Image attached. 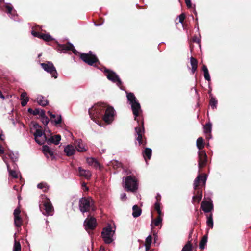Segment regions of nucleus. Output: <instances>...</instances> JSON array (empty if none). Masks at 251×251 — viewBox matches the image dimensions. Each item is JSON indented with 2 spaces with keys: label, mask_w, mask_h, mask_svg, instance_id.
Segmentation results:
<instances>
[{
  "label": "nucleus",
  "mask_w": 251,
  "mask_h": 251,
  "mask_svg": "<svg viewBox=\"0 0 251 251\" xmlns=\"http://www.w3.org/2000/svg\"><path fill=\"white\" fill-rule=\"evenodd\" d=\"M206 176L205 174L199 175L194 182L193 203H199L202 196V187L205 185Z\"/></svg>",
  "instance_id": "obj_1"
},
{
  "label": "nucleus",
  "mask_w": 251,
  "mask_h": 251,
  "mask_svg": "<svg viewBox=\"0 0 251 251\" xmlns=\"http://www.w3.org/2000/svg\"><path fill=\"white\" fill-rule=\"evenodd\" d=\"M107 105L103 103H98L89 109L88 112L92 120L100 125V121Z\"/></svg>",
  "instance_id": "obj_2"
},
{
  "label": "nucleus",
  "mask_w": 251,
  "mask_h": 251,
  "mask_svg": "<svg viewBox=\"0 0 251 251\" xmlns=\"http://www.w3.org/2000/svg\"><path fill=\"white\" fill-rule=\"evenodd\" d=\"M141 123H138V126L135 128L136 133V140L138 142L140 146L144 147L147 144V139L145 136V128L144 126V121L141 120Z\"/></svg>",
  "instance_id": "obj_3"
},
{
  "label": "nucleus",
  "mask_w": 251,
  "mask_h": 251,
  "mask_svg": "<svg viewBox=\"0 0 251 251\" xmlns=\"http://www.w3.org/2000/svg\"><path fill=\"white\" fill-rule=\"evenodd\" d=\"M125 189L127 191L136 192L138 189V180L134 176H128L125 179Z\"/></svg>",
  "instance_id": "obj_4"
},
{
  "label": "nucleus",
  "mask_w": 251,
  "mask_h": 251,
  "mask_svg": "<svg viewBox=\"0 0 251 251\" xmlns=\"http://www.w3.org/2000/svg\"><path fill=\"white\" fill-rule=\"evenodd\" d=\"M79 57L83 62L90 66L97 67L96 63L100 64L99 59L95 54H93L92 51H89L88 53H80Z\"/></svg>",
  "instance_id": "obj_5"
},
{
  "label": "nucleus",
  "mask_w": 251,
  "mask_h": 251,
  "mask_svg": "<svg viewBox=\"0 0 251 251\" xmlns=\"http://www.w3.org/2000/svg\"><path fill=\"white\" fill-rule=\"evenodd\" d=\"M101 70L104 72L107 79L114 83H116L118 86L122 85V81L118 75L115 72L112 70L107 69L105 67H102Z\"/></svg>",
  "instance_id": "obj_6"
},
{
  "label": "nucleus",
  "mask_w": 251,
  "mask_h": 251,
  "mask_svg": "<svg viewBox=\"0 0 251 251\" xmlns=\"http://www.w3.org/2000/svg\"><path fill=\"white\" fill-rule=\"evenodd\" d=\"M114 112L115 110L113 107L107 106L101 119L107 124H110L114 120Z\"/></svg>",
  "instance_id": "obj_7"
},
{
  "label": "nucleus",
  "mask_w": 251,
  "mask_h": 251,
  "mask_svg": "<svg viewBox=\"0 0 251 251\" xmlns=\"http://www.w3.org/2000/svg\"><path fill=\"white\" fill-rule=\"evenodd\" d=\"M41 29L39 25L36 26L34 28H32L31 34L36 37L42 39L46 42H50L54 40V39L50 35L49 33L44 34L39 32L38 30Z\"/></svg>",
  "instance_id": "obj_8"
},
{
  "label": "nucleus",
  "mask_w": 251,
  "mask_h": 251,
  "mask_svg": "<svg viewBox=\"0 0 251 251\" xmlns=\"http://www.w3.org/2000/svg\"><path fill=\"white\" fill-rule=\"evenodd\" d=\"M42 68L47 72L50 73L51 76L54 78H57L58 73L53 64L50 61H47L45 63L40 64Z\"/></svg>",
  "instance_id": "obj_9"
},
{
  "label": "nucleus",
  "mask_w": 251,
  "mask_h": 251,
  "mask_svg": "<svg viewBox=\"0 0 251 251\" xmlns=\"http://www.w3.org/2000/svg\"><path fill=\"white\" fill-rule=\"evenodd\" d=\"M56 43L57 44L56 49L58 51L61 52H65L67 51H71L75 55H77L78 54V52L75 50L74 45L72 43L68 42L66 44H60L56 41Z\"/></svg>",
  "instance_id": "obj_10"
},
{
  "label": "nucleus",
  "mask_w": 251,
  "mask_h": 251,
  "mask_svg": "<svg viewBox=\"0 0 251 251\" xmlns=\"http://www.w3.org/2000/svg\"><path fill=\"white\" fill-rule=\"evenodd\" d=\"M114 233V231L112 230L110 226L103 229L101 232V237L106 244H110L112 242V236Z\"/></svg>",
  "instance_id": "obj_11"
},
{
  "label": "nucleus",
  "mask_w": 251,
  "mask_h": 251,
  "mask_svg": "<svg viewBox=\"0 0 251 251\" xmlns=\"http://www.w3.org/2000/svg\"><path fill=\"white\" fill-rule=\"evenodd\" d=\"M207 157L204 151H199V169L204 167L207 163Z\"/></svg>",
  "instance_id": "obj_12"
},
{
  "label": "nucleus",
  "mask_w": 251,
  "mask_h": 251,
  "mask_svg": "<svg viewBox=\"0 0 251 251\" xmlns=\"http://www.w3.org/2000/svg\"><path fill=\"white\" fill-rule=\"evenodd\" d=\"M84 225L86 230H94L97 226L96 219L94 217L87 218L84 221Z\"/></svg>",
  "instance_id": "obj_13"
},
{
  "label": "nucleus",
  "mask_w": 251,
  "mask_h": 251,
  "mask_svg": "<svg viewBox=\"0 0 251 251\" xmlns=\"http://www.w3.org/2000/svg\"><path fill=\"white\" fill-rule=\"evenodd\" d=\"M40 211L46 216L52 215L54 208L52 205H39Z\"/></svg>",
  "instance_id": "obj_14"
},
{
  "label": "nucleus",
  "mask_w": 251,
  "mask_h": 251,
  "mask_svg": "<svg viewBox=\"0 0 251 251\" xmlns=\"http://www.w3.org/2000/svg\"><path fill=\"white\" fill-rule=\"evenodd\" d=\"M131 106L133 114L135 116V120H136L138 123L140 122V118H137V117L140 115V112L141 111L140 103L139 102H137L131 105Z\"/></svg>",
  "instance_id": "obj_15"
},
{
  "label": "nucleus",
  "mask_w": 251,
  "mask_h": 251,
  "mask_svg": "<svg viewBox=\"0 0 251 251\" xmlns=\"http://www.w3.org/2000/svg\"><path fill=\"white\" fill-rule=\"evenodd\" d=\"M48 113L50 117L51 122L54 123L55 125H58L62 122V117L60 115L57 116V119H56V115L53 114L50 111H48Z\"/></svg>",
  "instance_id": "obj_16"
},
{
  "label": "nucleus",
  "mask_w": 251,
  "mask_h": 251,
  "mask_svg": "<svg viewBox=\"0 0 251 251\" xmlns=\"http://www.w3.org/2000/svg\"><path fill=\"white\" fill-rule=\"evenodd\" d=\"M64 151L68 156L74 155L75 152V149L74 147L71 145H68L65 147Z\"/></svg>",
  "instance_id": "obj_17"
},
{
  "label": "nucleus",
  "mask_w": 251,
  "mask_h": 251,
  "mask_svg": "<svg viewBox=\"0 0 251 251\" xmlns=\"http://www.w3.org/2000/svg\"><path fill=\"white\" fill-rule=\"evenodd\" d=\"M78 171L80 176H84L89 179L91 176V173L89 170L83 169L82 167H79Z\"/></svg>",
  "instance_id": "obj_18"
},
{
  "label": "nucleus",
  "mask_w": 251,
  "mask_h": 251,
  "mask_svg": "<svg viewBox=\"0 0 251 251\" xmlns=\"http://www.w3.org/2000/svg\"><path fill=\"white\" fill-rule=\"evenodd\" d=\"M43 135V133L42 132V130L40 129H37L36 132L34 134L35 141L39 145H42L44 143V141L43 140H41L38 138L39 137H41Z\"/></svg>",
  "instance_id": "obj_19"
},
{
  "label": "nucleus",
  "mask_w": 251,
  "mask_h": 251,
  "mask_svg": "<svg viewBox=\"0 0 251 251\" xmlns=\"http://www.w3.org/2000/svg\"><path fill=\"white\" fill-rule=\"evenodd\" d=\"M80 210L82 212H89L91 210L94 211L96 207L95 205H79Z\"/></svg>",
  "instance_id": "obj_20"
},
{
  "label": "nucleus",
  "mask_w": 251,
  "mask_h": 251,
  "mask_svg": "<svg viewBox=\"0 0 251 251\" xmlns=\"http://www.w3.org/2000/svg\"><path fill=\"white\" fill-rule=\"evenodd\" d=\"M132 216L134 218H137L140 216L142 213L141 208L138 205H134L132 207Z\"/></svg>",
  "instance_id": "obj_21"
},
{
  "label": "nucleus",
  "mask_w": 251,
  "mask_h": 251,
  "mask_svg": "<svg viewBox=\"0 0 251 251\" xmlns=\"http://www.w3.org/2000/svg\"><path fill=\"white\" fill-rule=\"evenodd\" d=\"M20 99L22 100L21 104L22 106H25L29 101V98L27 97V93L23 92L20 95Z\"/></svg>",
  "instance_id": "obj_22"
},
{
  "label": "nucleus",
  "mask_w": 251,
  "mask_h": 251,
  "mask_svg": "<svg viewBox=\"0 0 251 251\" xmlns=\"http://www.w3.org/2000/svg\"><path fill=\"white\" fill-rule=\"evenodd\" d=\"M75 148L79 152H84L87 151L81 139H79L75 143Z\"/></svg>",
  "instance_id": "obj_23"
},
{
  "label": "nucleus",
  "mask_w": 251,
  "mask_h": 251,
  "mask_svg": "<svg viewBox=\"0 0 251 251\" xmlns=\"http://www.w3.org/2000/svg\"><path fill=\"white\" fill-rule=\"evenodd\" d=\"M190 63L192 66L191 71L194 74L197 71L198 61L197 59L192 56L190 58Z\"/></svg>",
  "instance_id": "obj_24"
},
{
  "label": "nucleus",
  "mask_w": 251,
  "mask_h": 251,
  "mask_svg": "<svg viewBox=\"0 0 251 251\" xmlns=\"http://www.w3.org/2000/svg\"><path fill=\"white\" fill-rule=\"evenodd\" d=\"M152 154V150L149 148H146L143 151V157L146 162L147 160H150Z\"/></svg>",
  "instance_id": "obj_25"
},
{
  "label": "nucleus",
  "mask_w": 251,
  "mask_h": 251,
  "mask_svg": "<svg viewBox=\"0 0 251 251\" xmlns=\"http://www.w3.org/2000/svg\"><path fill=\"white\" fill-rule=\"evenodd\" d=\"M201 208L206 214L212 213L213 205H201Z\"/></svg>",
  "instance_id": "obj_26"
},
{
  "label": "nucleus",
  "mask_w": 251,
  "mask_h": 251,
  "mask_svg": "<svg viewBox=\"0 0 251 251\" xmlns=\"http://www.w3.org/2000/svg\"><path fill=\"white\" fill-rule=\"evenodd\" d=\"M126 97L128 99V100L130 102V104L132 105L133 103H135L138 101L136 97L133 93L129 92L126 93Z\"/></svg>",
  "instance_id": "obj_27"
},
{
  "label": "nucleus",
  "mask_w": 251,
  "mask_h": 251,
  "mask_svg": "<svg viewBox=\"0 0 251 251\" xmlns=\"http://www.w3.org/2000/svg\"><path fill=\"white\" fill-rule=\"evenodd\" d=\"M79 204H94V201L93 199L90 197L82 198L79 200Z\"/></svg>",
  "instance_id": "obj_28"
},
{
  "label": "nucleus",
  "mask_w": 251,
  "mask_h": 251,
  "mask_svg": "<svg viewBox=\"0 0 251 251\" xmlns=\"http://www.w3.org/2000/svg\"><path fill=\"white\" fill-rule=\"evenodd\" d=\"M37 101L40 105L42 106H45L49 103L48 100L42 96H39L37 97Z\"/></svg>",
  "instance_id": "obj_29"
},
{
  "label": "nucleus",
  "mask_w": 251,
  "mask_h": 251,
  "mask_svg": "<svg viewBox=\"0 0 251 251\" xmlns=\"http://www.w3.org/2000/svg\"><path fill=\"white\" fill-rule=\"evenodd\" d=\"M153 212L156 213L157 214V216L158 217L162 218L164 214L161 211V208L160 207V205H154L153 207Z\"/></svg>",
  "instance_id": "obj_30"
},
{
  "label": "nucleus",
  "mask_w": 251,
  "mask_h": 251,
  "mask_svg": "<svg viewBox=\"0 0 251 251\" xmlns=\"http://www.w3.org/2000/svg\"><path fill=\"white\" fill-rule=\"evenodd\" d=\"M204 141L202 137H199L197 140V147L200 151H202V149L204 147Z\"/></svg>",
  "instance_id": "obj_31"
},
{
  "label": "nucleus",
  "mask_w": 251,
  "mask_h": 251,
  "mask_svg": "<svg viewBox=\"0 0 251 251\" xmlns=\"http://www.w3.org/2000/svg\"><path fill=\"white\" fill-rule=\"evenodd\" d=\"M43 151L46 155H47L48 153L50 155L51 157H54L53 152L48 146L44 145L43 146Z\"/></svg>",
  "instance_id": "obj_32"
},
{
  "label": "nucleus",
  "mask_w": 251,
  "mask_h": 251,
  "mask_svg": "<svg viewBox=\"0 0 251 251\" xmlns=\"http://www.w3.org/2000/svg\"><path fill=\"white\" fill-rule=\"evenodd\" d=\"M207 220L206 224L210 228H213V221L212 218V213H209V214L206 215Z\"/></svg>",
  "instance_id": "obj_33"
},
{
  "label": "nucleus",
  "mask_w": 251,
  "mask_h": 251,
  "mask_svg": "<svg viewBox=\"0 0 251 251\" xmlns=\"http://www.w3.org/2000/svg\"><path fill=\"white\" fill-rule=\"evenodd\" d=\"M185 18L186 16L185 14L182 13L179 16L178 19L176 18L175 21L176 24H178L179 23H181L184 29L185 28L184 25V22Z\"/></svg>",
  "instance_id": "obj_34"
},
{
  "label": "nucleus",
  "mask_w": 251,
  "mask_h": 251,
  "mask_svg": "<svg viewBox=\"0 0 251 251\" xmlns=\"http://www.w3.org/2000/svg\"><path fill=\"white\" fill-rule=\"evenodd\" d=\"M204 131L205 133L208 134L210 136H211V132L212 128V124L210 122L206 124L204 126Z\"/></svg>",
  "instance_id": "obj_35"
},
{
  "label": "nucleus",
  "mask_w": 251,
  "mask_h": 251,
  "mask_svg": "<svg viewBox=\"0 0 251 251\" xmlns=\"http://www.w3.org/2000/svg\"><path fill=\"white\" fill-rule=\"evenodd\" d=\"M202 70L204 72V77L205 80L207 81L210 80V76L209 74L208 70L207 67L203 65L202 67Z\"/></svg>",
  "instance_id": "obj_36"
},
{
  "label": "nucleus",
  "mask_w": 251,
  "mask_h": 251,
  "mask_svg": "<svg viewBox=\"0 0 251 251\" xmlns=\"http://www.w3.org/2000/svg\"><path fill=\"white\" fill-rule=\"evenodd\" d=\"M152 242V237L151 235H149L145 241V248L146 250H150L151 248V245Z\"/></svg>",
  "instance_id": "obj_37"
},
{
  "label": "nucleus",
  "mask_w": 251,
  "mask_h": 251,
  "mask_svg": "<svg viewBox=\"0 0 251 251\" xmlns=\"http://www.w3.org/2000/svg\"><path fill=\"white\" fill-rule=\"evenodd\" d=\"M162 221V218L157 217L155 219H152L151 226L153 224L154 226H157L161 224Z\"/></svg>",
  "instance_id": "obj_38"
},
{
  "label": "nucleus",
  "mask_w": 251,
  "mask_h": 251,
  "mask_svg": "<svg viewBox=\"0 0 251 251\" xmlns=\"http://www.w3.org/2000/svg\"><path fill=\"white\" fill-rule=\"evenodd\" d=\"M111 166L115 169H117L118 168H122V164L117 161V160H113L111 162Z\"/></svg>",
  "instance_id": "obj_39"
},
{
  "label": "nucleus",
  "mask_w": 251,
  "mask_h": 251,
  "mask_svg": "<svg viewBox=\"0 0 251 251\" xmlns=\"http://www.w3.org/2000/svg\"><path fill=\"white\" fill-rule=\"evenodd\" d=\"M218 103V101L216 100V99L213 97H211L209 100V105L211 106L212 109L216 108L217 105Z\"/></svg>",
  "instance_id": "obj_40"
},
{
  "label": "nucleus",
  "mask_w": 251,
  "mask_h": 251,
  "mask_svg": "<svg viewBox=\"0 0 251 251\" xmlns=\"http://www.w3.org/2000/svg\"><path fill=\"white\" fill-rule=\"evenodd\" d=\"M37 187L39 189H43L44 192H47L49 187L46 183L41 182L38 184Z\"/></svg>",
  "instance_id": "obj_41"
},
{
  "label": "nucleus",
  "mask_w": 251,
  "mask_h": 251,
  "mask_svg": "<svg viewBox=\"0 0 251 251\" xmlns=\"http://www.w3.org/2000/svg\"><path fill=\"white\" fill-rule=\"evenodd\" d=\"M42 204H51L50 200L45 195H41Z\"/></svg>",
  "instance_id": "obj_42"
},
{
  "label": "nucleus",
  "mask_w": 251,
  "mask_h": 251,
  "mask_svg": "<svg viewBox=\"0 0 251 251\" xmlns=\"http://www.w3.org/2000/svg\"><path fill=\"white\" fill-rule=\"evenodd\" d=\"M207 241V238L206 236H204L202 237L200 243V248L201 249H203L204 248V246L206 244Z\"/></svg>",
  "instance_id": "obj_43"
},
{
  "label": "nucleus",
  "mask_w": 251,
  "mask_h": 251,
  "mask_svg": "<svg viewBox=\"0 0 251 251\" xmlns=\"http://www.w3.org/2000/svg\"><path fill=\"white\" fill-rule=\"evenodd\" d=\"M21 246L20 242L15 240L13 251H21Z\"/></svg>",
  "instance_id": "obj_44"
},
{
  "label": "nucleus",
  "mask_w": 251,
  "mask_h": 251,
  "mask_svg": "<svg viewBox=\"0 0 251 251\" xmlns=\"http://www.w3.org/2000/svg\"><path fill=\"white\" fill-rule=\"evenodd\" d=\"M44 137L47 142L48 144L50 145L51 143L54 144V136H51L50 138H48L45 134H44Z\"/></svg>",
  "instance_id": "obj_45"
},
{
  "label": "nucleus",
  "mask_w": 251,
  "mask_h": 251,
  "mask_svg": "<svg viewBox=\"0 0 251 251\" xmlns=\"http://www.w3.org/2000/svg\"><path fill=\"white\" fill-rule=\"evenodd\" d=\"M54 137V144L58 145L61 140V136L59 134L56 135Z\"/></svg>",
  "instance_id": "obj_46"
},
{
  "label": "nucleus",
  "mask_w": 251,
  "mask_h": 251,
  "mask_svg": "<svg viewBox=\"0 0 251 251\" xmlns=\"http://www.w3.org/2000/svg\"><path fill=\"white\" fill-rule=\"evenodd\" d=\"M49 119L47 116L41 118V121L43 123V124L45 126L47 125V124L49 122Z\"/></svg>",
  "instance_id": "obj_47"
},
{
  "label": "nucleus",
  "mask_w": 251,
  "mask_h": 251,
  "mask_svg": "<svg viewBox=\"0 0 251 251\" xmlns=\"http://www.w3.org/2000/svg\"><path fill=\"white\" fill-rule=\"evenodd\" d=\"M14 224L16 227H20L22 224V219L15 220Z\"/></svg>",
  "instance_id": "obj_48"
},
{
  "label": "nucleus",
  "mask_w": 251,
  "mask_h": 251,
  "mask_svg": "<svg viewBox=\"0 0 251 251\" xmlns=\"http://www.w3.org/2000/svg\"><path fill=\"white\" fill-rule=\"evenodd\" d=\"M212 201L210 199H209L208 200H206L205 198H204V200L201 204H212Z\"/></svg>",
  "instance_id": "obj_49"
},
{
  "label": "nucleus",
  "mask_w": 251,
  "mask_h": 251,
  "mask_svg": "<svg viewBox=\"0 0 251 251\" xmlns=\"http://www.w3.org/2000/svg\"><path fill=\"white\" fill-rule=\"evenodd\" d=\"M10 175L13 177V178H17L18 176L17 174V173L14 170H10L9 171Z\"/></svg>",
  "instance_id": "obj_50"
},
{
  "label": "nucleus",
  "mask_w": 251,
  "mask_h": 251,
  "mask_svg": "<svg viewBox=\"0 0 251 251\" xmlns=\"http://www.w3.org/2000/svg\"><path fill=\"white\" fill-rule=\"evenodd\" d=\"M161 199V196L159 194H157L156 196V202L154 204H160V201Z\"/></svg>",
  "instance_id": "obj_51"
},
{
  "label": "nucleus",
  "mask_w": 251,
  "mask_h": 251,
  "mask_svg": "<svg viewBox=\"0 0 251 251\" xmlns=\"http://www.w3.org/2000/svg\"><path fill=\"white\" fill-rule=\"evenodd\" d=\"M90 160L94 162V166L95 167H98L100 166V163L94 158H90Z\"/></svg>",
  "instance_id": "obj_52"
},
{
  "label": "nucleus",
  "mask_w": 251,
  "mask_h": 251,
  "mask_svg": "<svg viewBox=\"0 0 251 251\" xmlns=\"http://www.w3.org/2000/svg\"><path fill=\"white\" fill-rule=\"evenodd\" d=\"M20 212H21V211H20V208L19 207L17 208L16 209H15L14 210V213H13L14 216L20 215Z\"/></svg>",
  "instance_id": "obj_53"
},
{
  "label": "nucleus",
  "mask_w": 251,
  "mask_h": 251,
  "mask_svg": "<svg viewBox=\"0 0 251 251\" xmlns=\"http://www.w3.org/2000/svg\"><path fill=\"white\" fill-rule=\"evenodd\" d=\"M13 7L9 5L6 6V11L8 13H11L12 11Z\"/></svg>",
  "instance_id": "obj_54"
},
{
  "label": "nucleus",
  "mask_w": 251,
  "mask_h": 251,
  "mask_svg": "<svg viewBox=\"0 0 251 251\" xmlns=\"http://www.w3.org/2000/svg\"><path fill=\"white\" fill-rule=\"evenodd\" d=\"M39 115H40L41 118H43L44 117H46V114H45V111L43 109H42V110L40 109V113Z\"/></svg>",
  "instance_id": "obj_55"
},
{
  "label": "nucleus",
  "mask_w": 251,
  "mask_h": 251,
  "mask_svg": "<svg viewBox=\"0 0 251 251\" xmlns=\"http://www.w3.org/2000/svg\"><path fill=\"white\" fill-rule=\"evenodd\" d=\"M40 113V109L36 108L35 110H33V115H37Z\"/></svg>",
  "instance_id": "obj_56"
},
{
  "label": "nucleus",
  "mask_w": 251,
  "mask_h": 251,
  "mask_svg": "<svg viewBox=\"0 0 251 251\" xmlns=\"http://www.w3.org/2000/svg\"><path fill=\"white\" fill-rule=\"evenodd\" d=\"M181 251H188V241L186 242Z\"/></svg>",
  "instance_id": "obj_57"
},
{
  "label": "nucleus",
  "mask_w": 251,
  "mask_h": 251,
  "mask_svg": "<svg viewBox=\"0 0 251 251\" xmlns=\"http://www.w3.org/2000/svg\"><path fill=\"white\" fill-rule=\"evenodd\" d=\"M20 219H21V218L20 215L14 216V221L15 220H20Z\"/></svg>",
  "instance_id": "obj_58"
},
{
  "label": "nucleus",
  "mask_w": 251,
  "mask_h": 251,
  "mask_svg": "<svg viewBox=\"0 0 251 251\" xmlns=\"http://www.w3.org/2000/svg\"><path fill=\"white\" fill-rule=\"evenodd\" d=\"M4 153V150L0 146V154H2Z\"/></svg>",
  "instance_id": "obj_59"
},
{
  "label": "nucleus",
  "mask_w": 251,
  "mask_h": 251,
  "mask_svg": "<svg viewBox=\"0 0 251 251\" xmlns=\"http://www.w3.org/2000/svg\"><path fill=\"white\" fill-rule=\"evenodd\" d=\"M35 128L37 129H39V128H41V126L38 124H36L34 125Z\"/></svg>",
  "instance_id": "obj_60"
},
{
  "label": "nucleus",
  "mask_w": 251,
  "mask_h": 251,
  "mask_svg": "<svg viewBox=\"0 0 251 251\" xmlns=\"http://www.w3.org/2000/svg\"><path fill=\"white\" fill-rule=\"evenodd\" d=\"M28 112L29 113L33 114V110L32 108H30L28 109Z\"/></svg>",
  "instance_id": "obj_61"
},
{
  "label": "nucleus",
  "mask_w": 251,
  "mask_h": 251,
  "mask_svg": "<svg viewBox=\"0 0 251 251\" xmlns=\"http://www.w3.org/2000/svg\"><path fill=\"white\" fill-rule=\"evenodd\" d=\"M88 162L89 164H91V165L94 164V162H93V161L90 160V158L88 159Z\"/></svg>",
  "instance_id": "obj_62"
},
{
  "label": "nucleus",
  "mask_w": 251,
  "mask_h": 251,
  "mask_svg": "<svg viewBox=\"0 0 251 251\" xmlns=\"http://www.w3.org/2000/svg\"><path fill=\"white\" fill-rule=\"evenodd\" d=\"M2 131L0 132V140H3L4 139L2 138Z\"/></svg>",
  "instance_id": "obj_63"
},
{
  "label": "nucleus",
  "mask_w": 251,
  "mask_h": 251,
  "mask_svg": "<svg viewBox=\"0 0 251 251\" xmlns=\"http://www.w3.org/2000/svg\"><path fill=\"white\" fill-rule=\"evenodd\" d=\"M189 251H192V245L190 244V243H189Z\"/></svg>",
  "instance_id": "obj_64"
}]
</instances>
